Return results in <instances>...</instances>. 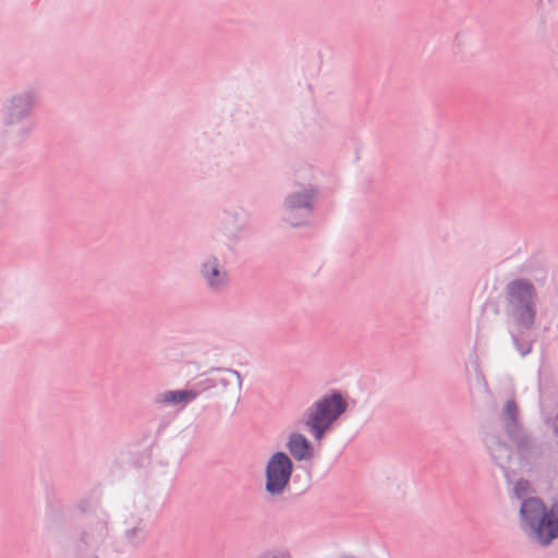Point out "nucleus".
I'll return each instance as SVG.
<instances>
[{
  "label": "nucleus",
  "instance_id": "nucleus-1",
  "mask_svg": "<svg viewBox=\"0 0 558 558\" xmlns=\"http://www.w3.org/2000/svg\"><path fill=\"white\" fill-rule=\"evenodd\" d=\"M538 294L532 281L525 278L510 280L504 290V311L509 333L521 356L531 353L533 341L527 332L537 318Z\"/></svg>",
  "mask_w": 558,
  "mask_h": 558
},
{
  "label": "nucleus",
  "instance_id": "nucleus-2",
  "mask_svg": "<svg viewBox=\"0 0 558 558\" xmlns=\"http://www.w3.org/2000/svg\"><path fill=\"white\" fill-rule=\"evenodd\" d=\"M37 105V95L32 89L12 94L3 101L1 123L10 140L20 145L27 141L35 129L33 113Z\"/></svg>",
  "mask_w": 558,
  "mask_h": 558
},
{
  "label": "nucleus",
  "instance_id": "nucleus-3",
  "mask_svg": "<svg viewBox=\"0 0 558 558\" xmlns=\"http://www.w3.org/2000/svg\"><path fill=\"white\" fill-rule=\"evenodd\" d=\"M520 512L523 523L541 544L547 545L558 536V515L554 509L547 511L542 500H524Z\"/></svg>",
  "mask_w": 558,
  "mask_h": 558
},
{
  "label": "nucleus",
  "instance_id": "nucleus-4",
  "mask_svg": "<svg viewBox=\"0 0 558 558\" xmlns=\"http://www.w3.org/2000/svg\"><path fill=\"white\" fill-rule=\"evenodd\" d=\"M318 191L312 185H299L284 197L282 219L292 227H301L311 219Z\"/></svg>",
  "mask_w": 558,
  "mask_h": 558
},
{
  "label": "nucleus",
  "instance_id": "nucleus-5",
  "mask_svg": "<svg viewBox=\"0 0 558 558\" xmlns=\"http://www.w3.org/2000/svg\"><path fill=\"white\" fill-rule=\"evenodd\" d=\"M345 409L347 402L339 393H332L316 401L311 408L306 420V425L315 439L320 440Z\"/></svg>",
  "mask_w": 558,
  "mask_h": 558
},
{
  "label": "nucleus",
  "instance_id": "nucleus-6",
  "mask_svg": "<svg viewBox=\"0 0 558 558\" xmlns=\"http://www.w3.org/2000/svg\"><path fill=\"white\" fill-rule=\"evenodd\" d=\"M198 275L206 290L213 295H221L230 288V274L215 255H208L199 263Z\"/></svg>",
  "mask_w": 558,
  "mask_h": 558
},
{
  "label": "nucleus",
  "instance_id": "nucleus-7",
  "mask_svg": "<svg viewBox=\"0 0 558 558\" xmlns=\"http://www.w3.org/2000/svg\"><path fill=\"white\" fill-rule=\"evenodd\" d=\"M292 474V462L283 452L275 453L266 466V490L280 494L287 487Z\"/></svg>",
  "mask_w": 558,
  "mask_h": 558
},
{
  "label": "nucleus",
  "instance_id": "nucleus-8",
  "mask_svg": "<svg viewBox=\"0 0 558 558\" xmlns=\"http://www.w3.org/2000/svg\"><path fill=\"white\" fill-rule=\"evenodd\" d=\"M248 223V214L244 209L238 208L225 211L220 221L219 231L229 244H234L247 230Z\"/></svg>",
  "mask_w": 558,
  "mask_h": 558
},
{
  "label": "nucleus",
  "instance_id": "nucleus-9",
  "mask_svg": "<svg viewBox=\"0 0 558 558\" xmlns=\"http://www.w3.org/2000/svg\"><path fill=\"white\" fill-rule=\"evenodd\" d=\"M288 449L296 460H303L310 456V442L301 434H293L290 437Z\"/></svg>",
  "mask_w": 558,
  "mask_h": 558
},
{
  "label": "nucleus",
  "instance_id": "nucleus-10",
  "mask_svg": "<svg viewBox=\"0 0 558 558\" xmlns=\"http://www.w3.org/2000/svg\"><path fill=\"white\" fill-rule=\"evenodd\" d=\"M211 372L216 373V376L208 379L207 383H219V384H241L242 377L238 371L231 368H216Z\"/></svg>",
  "mask_w": 558,
  "mask_h": 558
},
{
  "label": "nucleus",
  "instance_id": "nucleus-11",
  "mask_svg": "<svg viewBox=\"0 0 558 558\" xmlns=\"http://www.w3.org/2000/svg\"><path fill=\"white\" fill-rule=\"evenodd\" d=\"M195 398V393L190 390H175L169 391L162 396V402L165 403H186Z\"/></svg>",
  "mask_w": 558,
  "mask_h": 558
},
{
  "label": "nucleus",
  "instance_id": "nucleus-12",
  "mask_svg": "<svg viewBox=\"0 0 558 558\" xmlns=\"http://www.w3.org/2000/svg\"><path fill=\"white\" fill-rule=\"evenodd\" d=\"M530 489V485L526 481H519L514 486V494L518 498H523Z\"/></svg>",
  "mask_w": 558,
  "mask_h": 558
},
{
  "label": "nucleus",
  "instance_id": "nucleus-13",
  "mask_svg": "<svg viewBox=\"0 0 558 558\" xmlns=\"http://www.w3.org/2000/svg\"><path fill=\"white\" fill-rule=\"evenodd\" d=\"M515 404L511 401L507 402L505 405V417L509 422H514L515 418Z\"/></svg>",
  "mask_w": 558,
  "mask_h": 558
},
{
  "label": "nucleus",
  "instance_id": "nucleus-14",
  "mask_svg": "<svg viewBox=\"0 0 558 558\" xmlns=\"http://www.w3.org/2000/svg\"><path fill=\"white\" fill-rule=\"evenodd\" d=\"M472 367L474 368V372H475L474 381H476V384L485 383L486 379H485L484 374L480 369L478 363L477 362H473Z\"/></svg>",
  "mask_w": 558,
  "mask_h": 558
},
{
  "label": "nucleus",
  "instance_id": "nucleus-15",
  "mask_svg": "<svg viewBox=\"0 0 558 558\" xmlns=\"http://www.w3.org/2000/svg\"><path fill=\"white\" fill-rule=\"evenodd\" d=\"M554 427H555L556 433L558 434V415L556 416V418L554 421Z\"/></svg>",
  "mask_w": 558,
  "mask_h": 558
}]
</instances>
